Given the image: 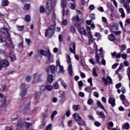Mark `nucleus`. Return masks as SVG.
I'll use <instances>...</instances> for the list:
<instances>
[{
  "instance_id": "nucleus-38",
  "label": "nucleus",
  "mask_w": 130,
  "mask_h": 130,
  "mask_svg": "<svg viewBox=\"0 0 130 130\" xmlns=\"http://www.w3.org/2000/svg\"><path fill=\"white\" fill-rule=\"evenodd\" d=\"M25 21L26 22H30L31 21V17L30 15H26L25 17Z\"/></svg>"
},
{
  "instance_id": "nucleus-14",
  "label": "nucleus",
  "mask_w": 130,
  "mask_h": 130,
  "mask_svg": "<svg viewBox=\"0 0 130 130\" xmlns=\"http://www.w3.org/2000/svg\"><path fill=\"white\" fill-rule=\"evenodd\" d=\"M46 8L49 12H50L52 10V1L51 0H48Z\"/></svg>"
},
{
  "instance_id": "nucleus-56",
  "label": "nucleus",
  "mask_w": 130,
  "mask_h": 130,
  "mask_svg": "<svg viewBox=\"0 0 130 130\" xmlns=\"http://www.w3.org/2000/svg\"><path fill=\"white\" fill-rule=\"evenodd\" d=\"M119 97L120 100H121L122 101H123V100L125 99V96L124 95V94H121Z\"/></svg>"
},
{
  "instance_id": "nucleus-58",
  "label": "nucleus",
  "mask_w": 130,
  "mask_h": 130,
  "mask_svg": "<svg viewBox=\"0 0 130 130\" xmlns=\"http://www.w3.org/2000/svg\"><path fill=\"white\" fill-rule=\"evenodd\" d=\"M118 64H119L118 63H116L114 64H113L112 67V69H113V70H115V69H116V68L117 67V66H118Z\"/></svg>"
},
{
  "instance_id": "nucleus-19",
  "label": "nucleus",
  "mask_w": 130,
  "mask_h": 130,
  "mask_svg": "<svg viewBox=\"0 0 130 130\" xmlns=\"http://www.w3.org/2000/svg\"><path fill=\"white\" fill-rule=\"evenodd\" d=\"M97 106L98 107H99V108H101V109H103V110H104L105 112H106V110H105L104 106H103V105H102L101 102L99 101L97 102Z\"/></svg>"
},
{
  "instance_id": "nucleus-25",
  "label": "nucleus",
  "mask_w": 130,
  "mask_h": 130,
  "mask_svg": "<svg viewBox=\"0 0 130 130\" xmlns=\"http://www.w3.org/2000/svg\"><path fill=\"white\" fill-rule=\"evenodd\" d=\"M114 124L112 121H110L108 124V129H111L113 127Z\"/></svg>"
},
{
  "instance_id": "nucleus-34",
  "label": "nucleus",
  "mask_w": 130,
  "mask_h": 130,
  "mask_svg": "<svg viewBox=\"0 0 130 130\" xmlns=\"http://www.w3.org/2000/svg\"><path fill=\"white\" fill-rule=\"evenodd\" d=\"M48 81L49 83H51L53 81V76L52 75H49L48 77Z\"/></svg>"
},
{
  "instance_id": "nucleus-12",
  "label": "nucleus",
  "mask_w": 130,
  "mask_h": 130,
  "mask_svg": "<svg viewBox=\"0 0 130 130\" xmlns=\"http://www.w3.org/2000/svg\"><path fill=\"white\" fill-rule=\"evenodd\" d=\"M75 27L77 28L80 33H81V34H83L85 36L87 35V32H86V30H85V29H84V28L79 27V25H78V24H75Z\"/></svg>"
},
{
  "instance_id": "nucleus-33",
  "label": "nucleus",
  "mask_w": 130,
  "mask_h": 130,
  "mask_svg": "<svg viewBox=\"0 0 130 130\" xmlns=\"http://www.w3.org/2000/svg\"><path fill=\"white\" fill-rule=\"evenodd\" d=\"M39 89L41 92H43L44 91H45V90H46V87L44 85L40 86Z\"/></svg>"
},
{
  "instance_id": "nucleus-57",
  "label": "nucleus",
  "mask_w": 130,
  "mask_h": 130,
  "mask_svg": "<svg viewBox=\"0 0 130 130\" xmlns=\"http://www.w3.org/2000/svg\"><path fill=\"white\" fill-rule=\"evenodd\" d=\"M78 85H79V87L80 88L83 87V85H84V84L83 83V81H80L78 82Z\"/></svg>"
},
{
  "instance_id": "nucleus-51",
  "label": "nucleus",
  "mask_w": 130,
  "mask_h": 130,
  "mask_svg": "<svg viewBox=\"0 0 130 130\" xmlns=\"http://www.w3.org/2000/svg\"><path fill=\"white\" fill-rule=\"evenodd\" d=\"M40 13H44V12H45V9H44V7H43V6L40 7Z\"/></svg>"
},
{
  "instance_id": "nucleus-4",
  "label": "nucleus",
  "mask_w": 130,
  "mask_h": 130,
  "mask_svg": "<svg viewBox=\"0 0 130 130\" xmlns=\"http://www.w3.org/2000/svg\"><path fill=\"white\" fill-rule=\"evenodd\" d=\"M66 57L67 59V63H69V66L68 68V72L69 75L72 77L73 76V66H72V60H71V57L69 54H66Z\"/></svg>"
},
{
  "instance_id": "nucleus-21",
  "label": "nucleus",
  "mask_w": 130,
  "mask_h": 130,
  "mask_svg": "<svg viewBox=\"0 0 130 130\" xmlns=\"http://www.w3.org/2000/svg\"><path fill=\"white\" fill-rule=\"evenodd\" d=\"M1 6H2V7H7L9 6V1L8 0H3Z\"/></svg>"
},
{
  "instance_id": "nucleus-45",
  "label": "nucleus",
  "mask_w": 130,
  "mask_h": 130,
  "mask_svg": "<svg viewBox=\"0 0 130 130\" xmlns=\"http://www.w3.org/2000/svg\"><path fill=\"white\" fill-rule=\"evenodd\" d=\"M24 9V10H30V4H25Z\"/></svg>"
},
{
  "instance_id": "nucleus-54",
  "label": "nucleus",
  "mask_w": 130,
  "mask_h": 130,
  "mask_svg": "<svg viewBox=\"0 0 130 130\" xmlns=\"http://www.w3.org/2000/svg\"><path fill=\"white\" fill-rule=\"evenodd\" d=\"M25 42L27 43L28 46H30V43H31V40L30 39H25Z\"/></svg>"
},
{
  "instance_id": "nucleus-63",
  "label": "nucleus",
  "mask_w": 130,
  "mask_h": 130,
  "mask_svg": "<svg viewBox=\"0 0 130 130\" xmlns=\"http://www.w3.org/2000/svg\"><path fill=\"white\" fill-rule=\"evenodd\" d=\"M94 123L95 126H100V125H101V124H100L99 122L96 121V122H95Z\"/></svg>"
},
{
  "instance_id": "nucleus-62",
  "label": "nucleus",
  "mask_w": 130,
  "mask_h": 130,
  "mask_svg": "<svg viewBox=\"0 0 130 130\" xmlns=\"http://www.w3.org/2000/svg\"><path fill=\"white\" fill-rule=\"evenodd\" d=\"M90 18H91V19H92V20H95V14H90Z\"/></svg>"
},
{
  "instance_id": "nucleus-55",
  "label": "nucleus",
  "mask_w": 130,
  "mask_h": 130,
  "mask_svg": "<svg viewBox=\"0 0 130 130\" xmlns=\"http://www.w3.org/2000/svg\"><path fill=\"white\" fill-rule=\"evenodd\" d=\"M121 53H122V50L118 53V54L116 55V58H120V56H121Z\"/></svg>"
},
{
  "instance_id": "nucleus-1",
  "label": "nucleus",
  "mask_w": 130,
  "mask_h": 130,
  "mask_svg": "<svg viewBox=\"0 0 130 130\" xmlns=\"http://www.w3.org/2000/svg\"><path fill=\"white\" fill-rule=\"evenodd\" d=\"M40 53L42 54V55H44V56L47 57L48 63H52V62H53V56L51 55L49 51L46 52L43 50H40Z\"/></svg>"
},
{
  "instance_id": "nucleus-47",
  "label": "nucleus",
  "mask_w": 130,
  "mask_h": 130,
  "mask_svg": "<svg viewBox=\"0 0 130 130\" xmlns=\"http://www.w3.org/2000/svg\"><path fill=\"white\" fill-rule=\"evenodd\" d=\"M53 87L56 90H57V89H58L59 88V85H58V83L57 82H56L55 84H54Z\"/></svg>"
},
{
  "instance_id": "nucleus-27",
  "label": "nucleus",
  "mask_w": 130,
  "mask_h": 130,
  "mask_svg": "<svg viewBox=\"0 0 130 130\" xmlns=\"http://www.w3.org/2000/svg\"><path fill=\"white\" fill-rule=\"evenodd\" d=\"M73 21L74 22H80V18H79V15H77L76 16H74L72 18Z\"/></svg>"
},
{
  "instance_id": "nucleus-44",
  "label": "nucleus",
  "mask_w": 130,
  "mask_h": 130,
  "mask_svg": "<svg viewBox=\"0 0 130 130\" xmlns=\"http://www.w3.org/2000/svg\"><path fill=\"white\" fill-rule=\"evenodd\" d=\"M17 30H18L20 32L23 31V30H24V26H18Z\"/></svg>"
},
{
  "instance_id": "nucleus-40",
  "label": "nucleus",
  "mask_w": 130,
  "mask_h": 130,
  "mask_svg": "<svg viewBox=\"0 0 130 130\" xmlns=\"http://www.w3.org/2000/svg\"><path fill=\"white\" fill-rule=\"evenodd\" d=\"M41 96V92H37L36 93V95L35 97L37 99H38L39 98H40V97Z\"/></svg>"
},
{
  "instance_id": "nucleus-16",
  "label": "nucleus",
  "mask_w": 130,
  "mask_h": 130,
  "mask_svg": "<svg viewBox=\"0 0 130 130\" xmlns=\"http://www.w3.org/2000/svg\"><path fill=\"white\" fill-rule=\"evenodd\" d=\"M108 102H109V104L111 105L112 107H114V106H115V105H116L115 99H114L113 98L111 97V98H109Z\"/></svg>"
},
{
  "instance_id": "nucleus-8",
  "label": "nucleus",
  "mask_w": 130,
  "mask_h": 130,
  "mask_svg": "<svg viewBox=\"0 0 130 130\" xmlns=\"http://www.w3.org/2000/svg\"><path fill=\"white\" fill-rule=\"evenodd\" d=\"M6 96L3 95L1 97V102L3 105L0 106V110H6V104H7V101H6Z\"/></svg>"
},
{
  "instance_id": "nucleus-11",
  "label": "nucleus",
  "mask_w": 130,
  "mask_h": 130,
  "mask_svg": "<svg viewBox=\"0 0 130 130\" xmlns=\"http://www.w3.org/2000/svg\"><path fill=\"white\" fill-rule=\"evenodd\" d=\"M103 82L104 85H108V83H112V79H111V77L109 76L107 77L106 78H105V77H103Z\"/></svg>"
},
{
  "instance_id": "nucleus-35",
  "label": "nucleus",
  "mask_w": 130,
  "mask_h": 130,
  "mask_svg": "<svg viewBox=\"0 0 130 130\" xmlns=\"http://www.w3.org/2000/svg\"><path fill=\"white\" fill-rule=\"evenodd\" d=\"M24 125L26 126V127H30V126H32V124L31 123H28L27 122H24L23 123Z\"/></svg>"
},
{
  "instance_id": "nucleus-50",
  "label": "nucleus",
  "mask_w": 130,
  "mask_h": 130,
  "mask_svg": "<svg viewBox=\"0 0 130 130\" xmlns=\"http://www.w3.org/2000/svg\"><path fill=\"white\" fill-rule=\"evenodd\" d=\"M88 37L89 39H93V36H92V32L91 31H88Z\"/></svg>"
},
{
  "instance_id": "nucleus-32",
  "label": "nucleus",
  "mask_w": 130,
  "mask_h": 130,
  "mask_svg": "<svg viewBox=\"0 0 130 130\" xmlns=\"http://www.w3.org/2000/svg\"><path fill=\"white\" fill-rule=\"evenodd\" d=\"M122 128H124V129H128L129 128V124H128V123H125L122 126Z\"/></svg>"
},
{
  "instance_id": "nucleus-29",
  "label": "nucleus",
  "mask_w": 130,
  "mask_h": 130,
  "mask_svg": "<svg viewBox=\"0 0 130 130\" xmlns=\"http://www.w3.org/2000/svg\"><path fill=\"white\" fill-rule=\"evenodd\" d=\"M117 30H118L117 25H116L115 24H113L112 26V32H113L114 33Z\"/></svg>"
},
{
  "instance_id": "nucleus-30",
  "label": "nucleus",
  "mask_w": 130,
  "mask_h": 130,
  "mask_svg": "<svg viewBox=\"0 0 130 130\" xmlns=\"http://www.w3.org/2000/svg\"><path fill=\"white\" fill-rule=\"evenodd\" d=\"M57 114V111H54L53 113H52L51 115V119L52 120H53V119L54 118V116Z\"/></svg>"
},
{
  "instance_id": "nucleus-17",
  "label": "nucleus",
  "mask_w": 130,
  "mask_h": 130,
  "mask_svg": "<svg viewBox=\"0 0 130 130\" xmlns=\"http://www.w3.org/2000/svg\"><path fill=\"white\" fill-rule=\"evenodd\" d=\"M124 8L125 9L127 14H130L129 4L127 2H125L123 5Z\"/></svg>"
},
{
  "instance_id": "nucleus-7",
  "label": "nucleus",
  "mask_w": 130,
  "mask_h": 130,
  "mask_svg": "<svg viewBox=\"0 0 130 130\" xmlns=\"http://www.w3.org/2000/svg\"><path fill=\"white\" fill-rule=\"evenodd\" d=\"M100 53H98V51L96 50V53H95V59H96V62H98L99 64H101V62H100V56H101V54H102V51H103V49L102 48H101L99 50Z\"/></svg>"
},
{
  "instance_id": "nucleus-61",
  "label": "nucleus",
  "mask_w": 130,
  "mask_h": 130,
  "mask_svg": "<svg viewBox=\"0 0 130 130\" xmlns=\"http://www.w3.org/2000/svg\"><path fill=\"white\" fill-rule=\"evenodd\" d=\"M92 103H93V101L92 99H89L87 101V104H88V105H91Z\"/></svg>"
},
{
  "instance_id": "nucleus-37",
  "label": "nucleus",
  "mask_w": 130,
  "mask_h": 130,
  "mask_svg": "<svg viewBox=\"0 0 130 130\" xmlns=\"http://www.w3.org/2000/svg\"><path fill=\"white\" fill-rule=\"evenodd\" d=\"M92 75H93V76H94V77H98V74L96 72V68H93Z\"/></svg>"
},
{
  "instance_id": "nucleus-43",
  "label": "nucleus",
  "mask_w": 130,
  "mask_h": 130,
  "mask_svg": "<svg viewBox=\"0 0 130 130\" xmlns=\"http://www.w3.org/2000/svg\"><path fill=\"white\" fill-rule=\"evenodd\" d=\"M99 115L101 116L102 118H106V116H105V114L102 112H100Z\"/></svg>"
},
{
  "instance_id": "nucleus-42",
  "label": "nucleus",
  "mask_w": 130,
  "mask_h": 130,
  "mask_svg": "<svg viewBox=\"0 0 130 130\" xmlns=\"http://www.w3.org/2000/svg\"><path fill=\"white\" fill-rule=\"evenodd\" d=\"M52 86L51 85H47L46 86V89L47 90V91H50L51 90H52Z\"/></svg>"
},
{
  "instance_id": "nucleus-48",
  "label": "nucleus",
  "mask_w": 130,
  "mask_h": 130,
  "mask_svg": "<svg viewBox=\"0 0 130 130\" xmlns=\"http://www.w3.org/2000/svg\"><path fill=\"white\" fill-rule=\"evenodd\" d=\"M18 47H19V48H24V44H23V40H22V42L19 43L18 45Z\"/></svg>"
},
{
  "instance_id": "nucleus-59",
  "label": "nucleus",
  "mask_w": 130,
  "mask_h": 130,
  "mask_svg": "<svg viewBox=\"0 0 130 130\" xmlns=\"http://www.w3.org/2000/svg\"><path fill=\"white\" fill-rule=\"evenodd\" d=\"M22 124L21 121L18 122L17 124V127H22Z\"/></svg>"
},
{
  "instance_id": "nucleus-31",
  "label": "nucleus",
  "mask_w": 130,
  "mask_h": 130,
  "mask_svg": "<svg viewBox=\"0 0 130 130\" xmlns=\"http://www.w3.org/2000/svg\"><path fill=\"white\" fill-rule=\"evenodd\" d=\"M94 36L95 37H96V38H99V39H101V37H102V36L100 32H95Z\"/></svg>"
},
{
  "instance_id": "nucleus-22",
  "label": "nucleus",
  "mask_w": 130,
  "mask_h": 130,
  "mask_svg": "<svg viewBox=\"0 0 130 130\" xmlns=\"http://www.w3.org/2000/svg\"><path fill=\"white\" fill-rule=\"evenodd\" d=\"M70 31L71 33H73V34H75V33H76V28L74 25H72L70 26Z\"/></svg>"
},
{
  "instance_id": "nucleus-52",
  "label": "nucleus",
  "mask_w": 130,
  "mask_h": 130,
  "mask_svg": "<svg viewBox=\"0 0 130 130\" xmlns=\"http://www.w3.org/2000/svg\"><path fill=\"white\" fill-rule=\"evenodd\" d=\"M93 95L94 97H96V98H98V97H99V93L97 91L94 92Z\"/></svg>"
},
{
  "instance_id": "nucleus-20",
  "label": "nucleus",
  "mask_w": 130,
  "mask_h": 130,
  "mask_svg": "<svg viewBox=\"0 0 130 130\" xmlns=\"http://www.w3.org/2000/svg\"><path fill=\"white\" fill-rule=\"evenodd\" d=\"M66 6H67V4H66V1L64 2L61 1V7L63 9L62 11L63 16H64V8H66Z\"/></svg>"
},
{
  "instance_id": "nucleus-6",
  "label": "nucleus",
  "mask_w": 130,
  "mask_h": 130,
  "mask_svg": "<svg viewBox=\"0 0 130 130\" xmlns=\"http://www.w3.org/2000/svg\"><path fill=\"white\" fill-rule=\"evenodd\" d=\"M56 72L57 73H61V74L64 73V69H63V66H61L60 65V61L59 60H57L56 61Z\"/></svg>"
},
{
  "instance_id": "nucleus-18",
  "label": "nucleus",
  "mask_w": 130,
  "mask_h": 130,
  "mask_svg": "<svg viewBox=\"0 0 130 130\" xmlns=\"http://www.w3.org/2000/svg\"><path fill=\"white\" fill-rule=\"evenodd\" d=\"M58 81L60 82L61 85L63 86L64 89H67V88H68V85L66 83H64V81H63V80H62V78H59Z\"/></svg>"
},
{
  "instance_id": "nucleus-41",
  "label": "nucleus",
  "mask_w": 130,
  "mask_h": 130,
  "mask_svg": "<svg viewBox=\"0 0 130 130\" xmlns=\"http://www.w3.org/2000/svg\"><path fill=\"white\" fill-rule=\"evenodd\" d=\"M6 43L8 45H10V44H12V41H11V39L9 38H8L6 41Z\"/></svg>"
},
{
  "instance_id": "nucleus-3",
  "label": "nucleus",
  "mask_w": 130,
  "mask_h": 130,
  "mask_svg": "<svg viewBox=\"0 0 130 130\" xmlns=\"http://www.w3.org/2000/svg\"><path fill=\"white\" fill-rule=\"evenodd\" d=\"M20 96L22 98L25 99L27 98V88H26V83H22L20 85Z\"/></svg>"
},
{
  "instance_id": "nucleus-28",
  "label": "nucleus",
  "mask_w": 130,
  "mask_h": 130,
  "mask_svg": "<svg viewBox=\"0 0 130 130\" xmlns=\"http://www.w3.org/2000/svg\"><path fill=\"white\" fill-rule=\"evenodd\" d=\"M24 79L26 82H31V80H32V76H25Z\"/></svg>"
},
{
  "instance_id": "nucleus-46",
  "label": "nucleus",
  "mask_w": 130,
  "mask_h": 130,
  "mask_svg": "<svg viewBox=\"0 0 130 130\" xmlns=\"http://www.w3.org/2000/svg\"><path fill=\"white\" fill-rule=\"evenodd\" d=\"M61 24L64 26H67V25H68V20L67 19L63 20L61 22Z\"/></svg>"
},
{
  "instance_id": "nucleus-24",
  "label": "nucleus",
  "mask_w": 130,
  "mask_h": 130,
  "mask_svg": "<svg viewBox=\"0 0 130 130\" xmlns=\"http://www.w3.org/2000/svg\"><path fill=\"white\" fill-rule=\"evenodd\" d=\"M9 58L11 61H14V60H16V56H15L14 54H10Z\"/></svg>"
},
{
  "instance_id": "nucleus-36",
  "label": "nucleus",
  "mask_w": 130,
  "mask_h": 130,
  "mask_svg": "<svg viewBox=\"0 0 130 130\" xmlns=\"http://www.w3.org/2000/svg\"><path fill=\"white\" fill-rule=\"evenodd\" d=\"M73 108L74 110H79L80 109V105H74L73 106Z\"/></svg>"
},
{
  "instance_id": "nucleus-9",
  "label": "nucleus",
  "mask_w": 130,
  "mask_h": 130,
  "mask_svg": "<svg viewBox=\"0 0 130 130\" xmlns=\"http://www.w3.org/2000/svg\"><path fill=\"white\" fill-rule=\"evenodd\" d=\"M46 71L47 75H49L50 72L51 74H54L55 73V66L51 65L50 67L46 69Z\"/></svg>"
},
{
  "instance_id": "nucleus-10",
  "label": "nucleus",
  "mask_w": 130,
  "mask_h": 130,
  "mask_svg": "<svg viewBox=\"0 0 130 130\" xmlns=\"http://www.w3.org/2000/svg\"><path fill=\"white\" fill-rule=\"evenodd\" d=\"M1 32H2V33H4L5 34V36L7 37V38H9L10 37V33H9V29L7 28L6 27H3L0 29Z\"/></svg>"
},
{
  "instance_id": "nucleus-53",
  "label": "nucleus",
  "mask_w": 130,
  "mask_h": 130,
  "mask_svg": "<svg viewBox=\"0 0 130 130\" xmlns=\"http://www.w3.org/2000/svg\"><path fill=\"white\" fill-rule=\"evenodd\" d=\"M121 56L123 59H126V58L127 57V54H122Z\"/></svg>"
},
{
  "instance_id": "nucleus-26",
  "label": "nucleus",
  "mask_w": 130,
  "mask_h": 130,
  "mask_svg": "<svg viewBox=\"0 0 130 130\" xmlns=\"http://www.w3.org/2000/svg\"><path fill=\"white\" fill-rule=\"evenodd\" d=\"M108 39L110 41H114V40H115V38L114 37V36L113 35L111 34L109 35Z\"/></svg>"
},
{
  "instance_id": "nucleus-64",
  "label": "nucleus",
  "mask_w": 130,
  "mask_h": 130,
  "mask_svg": "<svg viewBox=\"0 0 130 130\" xmlns=\"http://www.w3.org/2000/svg\"><path fill=\"white\" fill-rule=\"evenodd\" d=\"M127 74L128 76L130 75V67L127 69Z\"/></svg>"
},
{
  "instance_id": "nucleus-60",
  "label": "nucleus",
  "mask_w": 130,
  "mask_h": 130,
  "mask_svg": "<svg viewBox=\"0 0 130 130\" xmlns=\"http://www.w3.org/2000/svg\"><path fill=\"white\" fill-rule=\"evenodd\" d=\"M66 115L67 117H70V115H71V111H67L66 113Z\"/></svg>"
},
{
  "instance_id": "nucleus-5",
  "label": "nucleus",
  "mask_w": 130,
  "mask_h": 130,
  "mask_svg": "<svg viewBox=\"0 0 130 130\" xmlns=\"http://www.w3.org/2000/svg\"><path fill=\"white\" fill-rule=\"evenodd\" d=\"M74 118L76 120L78 124L79 125H86V123L85 121L82 119V117L79 115V114L75 113L73 115Z\"/></svg>"
},
{
  "instance_id": "nucleus-23",
  "label": "nucleus",
  "mask_w": 130,
  "mask_h": 130,
  "mask_svg": "<svg viewBox=\"0 0 130 130\" xmlns=\"http://www.w3.org/2000/svg\"><path fill=\"white\" fill-rule=\"evenodd\" d=\"M37 82L39 83H41L43 80L42 79V74H40L38 75V78L37 79Z\"/></svg>"
},
{
  "instance_id": "nucleus-15",
  "label": "nucleus",
  "mask_w": 130,
  "mask_h": 130,
  "mask_svg": "<svg viewBox=\"0 0 130 130\" xmlns=\"http://www.w3.org/2000/svg\"><path fill=\"white\" fill-rule=\"evenodd\" d=\"M3 68H8L10 66V63L8 60H2L0 61Z\"/></svg>"
},
{
  "instance_id": "nucleus-2",
  "label": "nucleus",
  "mask_w": 130,
  "mask_h": 130,
  "mask_svg": "<svg viewBox=\"0 0 130 130\" xmlns=\"http://www.w3.org/2000/svg\"><path fill=\"white\" fill-rule=\"evenodd\" d=\"M55 30V26L54 25H51L48 29H46L45 37L47 38H51L54 34V30Z\"/></svg>"
},
{
  "instance_id": "nucleus-39",
  "label": "nucleus",
  "mask_w": 130,
  "mask_h": 130,
  "mask_svg": "<svg viewBox=\"0 0 130 130\" xmlns=\"http://www.w3.org/2000/svg\"><path fill=\"white\" fill-rule=\"evenodd\" d=\"M69 7L71 10H74L75 8H76V4L70 3Z\"/></svg>"
},
{
  "instance_id": "nucleus-49",
  "label": "nucleus",
  "mask_w": 130,
  "mask_h": 130,
  "mask_svg": "<svg viewBox=\"0 0 130 130\" xmlns=\"http://www.w3.org/2000/svg\"><path fill=\"white\" fill-rule=\"evenodd\" d=\"M130 24V19L127 18L125 21V26H126V25H129Z\"/></svg>"
},
{
  "instance_id": "nucleus-13",
  "label": "nucleus",
  "mask_w": 130,
  "mask_h": 130,
  "mask_svg": "<svg viewBox=\"0 0 130 130\" xmlns=\"http://www.w3.org/2000/svg\"><path fill=\"white\" fill-rule=\"evenodd\" d=\"M70 50L71 53H74V54H76V44L75 43H72L71 44Z\"/></svg>"
}]
</instances>
